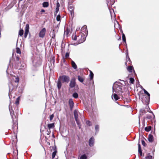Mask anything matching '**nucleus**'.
Listing matches in <instances>:
<instances>
[{"label": "nucleus", "mask_w": 159, "mask_h": 159, "mask_svg": "<svg viewBox=\"0 0 159 159\" xmlns=\"http://www.w3.org/2000/svg\"><path fill=\"white\" fill-rule=\"evenodd\" d=\"M122 86L119 85L116 83H115L112 88L113 93L115 92L116 93L119 92H122Z\"/></svg>", "instance_id": "f257e3e1"}, {"label": "nucleus", "mask_w": 159, "mask_h": 159, "mask_svg": "<svg viewBox=\"0 0 159 159\" xmlns=\"http://www.w3.org/2000/svg\"><path fill=\"white\" fill-rule=\"evenodd\" d=\"M143 91L144 93L147 95V96L145 97V99L144 98H142V102L143 103H148L149 102L150 95L145 89H143Z\"/></svg>", "instance_id": "f03ea898"}, {"label": "nucleus", "mask_w": 159, "mask_h": 159, "mask_svg": "<svg viewBox=\"0 0 159 159\" xmlns=\"http://www.w3.org/2000/svg\"><path fill=\"white\" fill-rule=\"evenodd\" d=\"M9 109L10 112V114L12 120V122L13 124H16L17 122V118L16 116L14 115V113L13 110L11 109L10 107Z\"/></svg>", "instance_id": "7ed1b4c3"}, {"label": "nucleus", "mask_w": 159, "mask_h": 159, "mask_svg": "<svg viewBox=\"0 0 159 159\" xmlns=\"http://www.w3.org/2000/svg\"><path fill=\"white\" fill-rule=\"evenodd\" d=\"M58 78L60 79L63 82H68L70 80L69 77L65 75H63L62 76H60Z\"/></svg>", "instance_id": "20e7f679"}, {"label": "nucleus", "mask_w": 159, "mask_h": 159, "mask_svg": "<svg viewBox=\"0 0 159 159\" xmlns=\"http://www.w3.org/2000/svg\"><path fill=\"white\" fill-rule=\"evenodd\" d=\"M46 29L45 28H43L39 33V36L40 38H43L45 36Z\"/></svg>", "instance_id": "39448f33"}, {"label": "nucleus", "mask_w": 159, "mask_h": 159, "mask_svg": "<svg viewBox=\"0 0 159 159\" xmlns=\"http://www.w3.org/2000/svg\"><path fill=\"white\" fill-rule=\"evenodd\" d=\"M75 78H72L70 81L69 86L71 88H73L75 86Z\"/></svg>", "instance_id": "423d86ee"}, {"label": "nucleus", "mask_w": 159, "mask_h": 159, "mask_svg": "<svg viewBox=\"0 0 159 159\" xmlns=\"http://www.w3.org/2000/svg\"><path fill=\"white\" fill-rule=\"evenodd\" d=\"M69 103L71 109H72L74 107V103L72 99H70L69 101Z\"/></svg>", "instance_id": "0eeeda50"}, {"label": "nucleus", "mask_w": 159, "mask_h": 159, "mask_svg": "<svg viewBox=\"0 0 159 159\" xmlns=\"http://www.w3.org/2000/svg\"><path fill=\"white\" fill-rule=\"evenodd\" d=\"M107 4L108 7L112 5L115 2V0H107Z\"/></svg>", "instance_id": "6e6552de"}, {"label": "nucleus", "mask_w": 159, "mask_h": 159, "mask_svg": "<svg viewBox=\"0 0 159 159\" xmlns=\"http://www.w3.org/2000/svg\"><path fill=\"white\" fill-rule=\"evenodd\" d=\"M61 81L60 79H58L57 82V87L59 89H60L62 86Z\"/></svg>", "instance_id": "1a4fd4ad"}, {"label": "nucleus", "mask_w": 159, "mask_h": 159, "mask_svg": "<svg viewBox=\"0 0 159 159\" xmlns=\"http://www.w3.org/2000/svg\"><path fill=\"white\" fill-rule=\"evenodd\" d=\"M94 141V139L92 137L90 139L89 141V143L90 146L92 147L93 145Z\"/></svg>", "instance_id": "9d476101"}, {"label": "nucleus", "mask_w": 159, "mask_h": 159, "mask_svg": "<svg viewBox=\"0 0 159 159\" xmlns=\"http://www.w3.org/2000/svg\"><path fill=\"white\" fill-rule=\"evenodd\" d=\"M60 7V4L58 2H57V3L56 8V11L55 12V15H56L57 13L58 12Z\"/></svg>", "instance_id": "9b49d317"}, {"label": "nucleus", "mask_w": 159, "mask_h": 159, "mask_svg": "<svg viewBox=\"0 0 159 159\" xmlns=\"http://www.w3.org/2000/svg\"><path fill=\"white\" fill-rule=\"evenodd\" d=\"M154 140L153 137V135L150 134L148 137V140L150 142H152Z\"/></svg>", "instance_id": "f8f14e48"}, {"label": "nucleus", "mask_w": 159, "mask_h": 159, "mask_svg": "<svg viewBox=\"0 0 159 159\" xmlns=\"http://www.w3.org/2000/svg\"><path fill=\"white\" fill-rule=\"evenodd\" d=\"M74 114L75 120L78 119V111L76 110H75L74 111Z\"/></svg>", "instance_id": "ddd939ff"}, {"label": "nucleus", "mask_w": 159, "mask_h": 159, "mask_svg": "<svg viewBox=\"0 0 159 159\" xmlns=\"http://www.w3.org/2000/svg\"><path fill=\"white\" fill-rule=\"evenodd\" d=\"M42 5L43 7H47L49 6V4L48 2H44L43 3Z\"/></svg>", "instance_id": "4468645a"}, {"label": "nucleus", "mask_w": 159, "mask_h": 159, "mask_svg": "<svg viewBox=\"0 0 159 159\" xmlns=\"http://www.w3.org/2000/svg\"><path fill=\"white\" fill-rule=\"evenodd\" d=\"M29 25L28 24H27L26 25L25 29V32L29 33Z\"/></svg>", "instance_id": "2eb2a0df"}, {"label": "nucleus", "mask_w": 159, "mask_h": 159, "mask_svg": "<svg viewBox=\"0 0 159 159\" xmlns=\"http://www.w3.org/2000/svg\"><path fill=\"white\" fill-rule=\"evenodd\" d=\"M48 126L49 129L53 128L54 127V123L48 124Z\"/></svg>", "instance_id": "dca6fc26"}, {"label": "nucleus", "mask_w": 159, "mask_h": 159, "mask_svg": "<svg viewBox=\"0 0 159 159\" xmlns=\"http://www.w3.org/2000/svg\"><path fill=\"white\" fill-rule=\"evenodd\" d=\"M71 65L72 66V67L74 69H76L77 68V66L76 64H75V63L73 61H72Z\"/></svg>", "instance_id": "f3484780"}, {"label": "nucleus", "mask_w": 159, "mask_h": 159, "mask_svg": "<svg viewBox=\"0 0 159 159\" xmlns=\"http://www.w3.org/2000/svg\"><path fill=\"white\" fill-rule=\"evenodd\" d=\"M78 80L79 81H80V82H81V83H82L83 82L84 79L82 77L80 76H78Z\"/></svg>", "instance_id": "a211bd4d"}, {"label": "nucleus", "mask_w": 159, "mask_h": 159, "mask_svg": "<svg viewBox=\"0 0 159 159\" xmlns=\"http://www.w3.org/2000/svg\"><path fill=\"white\" fill-rule=\"evenodd\" d=\"M12 79L13 80L16 82H19V79L16 77L15 76H12Z\"/></svg>", "instance_id": "6ab92c4d"}, {"label": "nucleus", "mask_w": 159, "mask_h": 159, "mask_svg": "<svg viewBox=\"0 0 159 159\" xmlns=\"http://www.w3.org/2000/svg\"><path fill=\"white\" fill-rule=\"evenodd\" d=\"M77 124L78 125V126L79 127V128L80 129L81 127V125L80 124V122L79 120L78 119L75 120Z\"/></svg>", "instance_id": "aec40b11"}, {"label": "nucleus", "mask_w": 159, "mask_h": 159, "mask_svg": "<svg viewBox=\"0 0 159 159\" xmlns=\"http://www.w3.org/2000/svg\"><path fill=\"white\" fill-rule=\"evenodd\" d=\"M9 91H12L13 89V86L11 83L9 84Z\"/></svg>", "instance_id": "412c9836"}, {"label": "nucleus", "mask_w": 159, "mask_h": 159, "mask_svg": "<svg viewBox=\"0 0 159 159\" xmlns=\"http://www.w3.org/2000/svg\"><path fill=\"white\" fill-rule=\"evenodd\" d=\"M68 9L70 11V12L71 14H72V13L73 10V6L72 5L69 6L68 7Z\"/></svg>", "instance_id": "4be33fe9"}, {"label": "nucleus", "mask_w": 159, "mask_h": 159, "mask_svg": "<svg viewBox=\"0 0 159 159\" xmlns=\"http://www.w3.org/2000/svg\"><path fill=\"white\" fill-rule=\"evenodd\" d=\"M113 98L116 100H117L119 99V98L117 95L116 93H114L113 94Z\"/></svg>", "instance_id": "5701e85b"}, {"label": "nucleus", "mask_w": 159, "mask_h": 159, "mask_svg": "<svg viewBox=\"0 0 159 159\" xmlns=\"http://www.w3.org/2000/svg\"><path fill=\"white\" fill-rule=\"evenodd\" d=\"M151 126H148L145 128V130L146 131H149L151 129Z\"/></svg>", "instance_id": "b1692460"}, {"label": "nucleus", "mask_w": 159, "mask_h": 159, "mask_svg": "<svg viewBox=\"0 0 159 159\" xmlns=\"http://www.w3.org/2000/svg\"><path fill=\"white\" fill-rule=\"evenodd\" d=\"M85 40V39L84 37L83 38H82V39H81L79 40V42H78V44L80 43H81L83 42H84V41Z\"/></svg>", "instance_id": "393cba45"}, {"label": "nucleus", "mask_w": 159, "mask_h": 159, "mask_svg": "<svg viewBox=\"0 0 159 159\" xmlns=\"http://www.w3.org/2000/svg\"><path fill=\"white\" fill-rule=\"evenodd\" d=\"M20 97H18L16 99V100L15 102V104H16V105H18L19 104V100H20Z\"/></svg>", "instance_id": "a878e982"}, {"label": "nucleus", "mask_w": 159, "mask_h": 159, "mask_svg": "<svg viewBox=\"0 0 159 159\" xmlns=\"http://www.w3.org/2000/svg\"><path fill=\"white\" fill-rule=\"evenodd\" d=\"M89 76L90 77V80H92L93 79V72L91 71H90Z\"/></svg>", "instance_id": "bb28decb"}, {"label": "nucleus", "mask_w": 159, "mask_h": 159, "mask_svg": "<svg viewBox=\"0 0 159 159\" xmlns=\"http://www.w3.org/2000/svg\"><path fill=\"white\" fill-rule=\"evenodd\" d=\"M24 31L23 30H20L19 33V34L20 36H21L23 34Z\"/></svg>", "instance_id": "cd10ccee"}, {"label": "nucleus", "mask_w": 159, "mask_h": 159, "mask_svg": "<svg viewBox=\"0 0 159 159\" xmlns=\"http://www.w3.org/2000/svg\"><path fill=\"white\" fill-rule=\"evenodd\" d=\"M73 97L75 98L78 97V94L77 93H75L73 94Z\"/></svg>", "instance_id": "c85d7f7f"}, {"label": "nucleus", "mask_w": 159, "mask_h": 159, "mask_svg": "<svg viewBox=\"0 0 159 159\" xmlns=\"http://www.w3.org/2000/svg\"><path fill=\"white\" fill-rule=\"evenodd\" d=\"M87 158V156L85 154H84L80 157V159H86Z\"/></svg>", "instance_id": "c756f323"}, {"label": "nucleus", "mask_w": 159, "mask_h": 159, "mask_svg": "<svg viewBox=\"0 0 159 159\" xmlns=\"http://www.w3.org/2000/svg\"><path fill=\"white\" fill-rule=\"evenodd\" d=\"M122 40L124 42L126 43V38L125 37L124 34H122Z\"/></svg>", "instance_id": "7c9ffc66"}, {"label": "nucleus", "mask_w": 159, "mask_h": 159, "mask_svg": "<svg viewBox=\"0 0 159 159\" xmlns=\"http://www.w3.org/2000/svg\"><path fill=\"white\" fill-rule=\"evenodd\" d=\"M133 68V67L131 66H129L127 68V70L129 71V72H131Z\"/></svg>", "instance_id": "2f4dec72"}, {"label": "nucleus", "mask_w": 159, "mask_h": 159, "mask_svg": "<svg viewBox=\"0 0 159 159\" xmlns=\"http://www.w3.org/2000/svg\"><path fill=\"white\" fill-rule=\"evenodd\" d=\"M57 152V151H55L52 153V159H53L55 157Z\"/></svg>", "instance_id": "473e14b6"}, {"label": "nucleus", "mask_w": 159, "mask_h": 159, "mask_svg": "<svg viewBox=\"0 0 159 159\" xmlns=\"http://www.w3.org/2000/svg\"><path fill=\"white\" fill-rule=\"evenodd\" d=\"M134 78H131L129 79V82L132 84H133L134 82Z\"/></svg>", "instance_id": "72a5a7b5"}, {"label": "nucleus", "mask_w": 159, "mask_h": 159, "mask_svg": "<svg viewBox=\"0 0 159 159\" xmlns=\"http://www.w3.org/2000/svg\"><path fill=\"white\" fill-rule=\"evenodd\" d=\"M16 52L17 53L20 54L21 52L19 48H16Z\"/></svg>", "instance_id": "f704fd0d"}, {"label": "nucleus", "mask_w": 159, "mask_h": 159, "mask_svg": "<svg viewBox=\"0 0 159 159\" xmlns=\"http://www.w3.org/2000/svg\"><path fill=\"white\" fill-rule=\"evenodd\" d=\"M61 16L60 15H58L57 16L56 19L57 21H59L60 20Z\"/></svg>", "instance_id": "c9c22d12"}, {"label": "nucleus", "mask_w": 159, "mask_h": 159, "mask_svg": "<svg viewBox=\"0 0 159 159\" xmlns=\"http://www.w3.org/2000/svg\"><path fill=\"white\" fill-rule=\"evenodd\" d=\"M152 156L151 155H148L146 157V159H152Z\"/></svg>", "instance_id": "e433bc0d"}, {"label": "nucleus", "mask_w": 159, "mask_h": 159, "mask_svg": "<svg viewBox=\"0 0 159 159\" xmlns=\"http://www.w3.org/2000/svg\"><path fill=\"white\" fill-rule=\"evenodd\" d=\"M55 31L54 30H53V31H52V38H55Z\"/></svg>", "instance_id": "4c0bfd02"}, {"label": "nucleus", "mask_w": 159, "mask_h": 159, "mask_svg": "<svg viewBox=\"0 0 159 159\" xmlns=\"http://www.w3.org/2000/svg\"><path fill=\"white\" fill-rule=\"evenodd\" d=\"M86 124L89 126H90L91 125V122L89 120L87 121L86 122Z\"/></svg>", "instance_id": "58836bf2"}, {"label": "nucleus", "mask_w": 159, "mask_h": 159, "mask_svg": "<svg viewBox=\"0 0 159 159\" xmlns=\"http://www.w3.org/2000/svg\"><path fill=\"white\" fill-rule=\"evenodd\" d=\"M95 129L96 132L98 131V129H99L98 125H96Z\"/></svg>", "instance_id": "ea45409f"}, {"label": "nucleus", "mask_w": 159, "mask_h": 159, "mask_svg": "<svg viewBox=\"0 0 159 159\" xmlns=\"http://www.w3.org/2000/svg\"><path fill=\"white\" fill-rule=\"evenodd\" d=\"M54 117V115L53 114L51 115L50 117V120H52Z\"/></svg>", "instance_id": "a19ab883"}, {"label": "nucleus", "mask_w": 159, "mask_h": 159, "mask_svg": "<svg viewBox=\"0 0 159 159\" xmlns=\"http://www.w3.org/2000/svg\"><path fill=\"white\" fill-rule=\"evenodd\" d=\"M142 144L144 146H145V143L144 141L143 140H142Z\"/></svg>", "instance_id": "79ce46f5"}, {"label": "nucleus", "mask_w": 159, "mask_h": 159, "mask_svg": "<svg viewBox=\"0 0 159 159\" xmlns=\"http://www.w3.org/2000/svg\"><path fill=\"white\" fill-rule=\"evenodd\" d=\"M69 53H67V52L66 53V54H65V57H69Z\"/></svg>", "instance_id": "37998d69"}, {"label": "nucleus", "mask_w": 159, "mask_h": 159, "mask_svg": "<svg viewBox=\"0 0 159 159\" xmlns=\"http://www.w3.org/2000/svg\"><path fill=\"white\" fill-rule=\"evenodd\" d=\"M73 39L74 40H75L77 39V37L76 35H75L74 37H72Z\"/></svg>", "instance_id": "c03bdc74"}, {"label": "nucleus", "mask_w": 159, "mask_h": 159, "mask_svg": "<svg viewBox=\"0 0 159 159\" xmlns=\"http://www.w3.org/2000/svg\"><path fill=\"white\" fill-rule=\"evenodd\" d=\"M138 151L140 154L141 155L142 152L141 149H138Z\"/></svg>", "instance_id": "a18cd8bd"}, {"label": "nucleus", "mask_w": 159, "mask_h": 159, "mask_svg": "<svg viewBox=\"0 0 159 159\" xmlns=\"http://www.w3.org/2000/svg\"><path fill=\"white\" fill-rule=\"evenodd\" d=\"M28 33H27V32H25V34H24V36H25V38L27 37V35H28Z\"/></svg>", "instance_id": "49530a36"}, {"label": "nucleus", "mask_w": 159, "mask_h": 159, "mask_svg": "<svg viewBox=\"0 0 159 159\" xmlns=\"http://www.w3.org/2000/svg\"><path fill=\"white\" fill-rule=\"evenodd\" d=\"M141 149V146H140V145L139 143L138 144V149Z\"/></svg>", "instance_id": "de8ad7c7"}, {"label": "nucleus", "mask_w": 159, "mask_h": 159, "mask_svg": "<svg viewBox=\"0 0 159 159\" xmlns=\"http://www.w3.org/2000/svg\"><path fill=\"white\" fill-rule=\"evenodd\" d=\"M41 12H44L45 11L44 10H43V9H42L41 10Z\"/></svg>", "instance_id": "09e8293b"}, {"label": "nucleus", "mask_w": 159, "mask_h": 159, "mask_svg": "<svg viewBox=\"0 0 159 159\" xmlns=\"http://www.w3.org/2000/svg\"><path fill=\"white\" fill-rule=\"evenodd\" d=\"M83 28H85V30H86V26H84L83 27Z\"/></svg>", "instance_id": "8fccbe9b"}, {"label": "nucleus", "mask_w": 159, "mask_h": 159, "mask_svg": "<svg viewBox=\"0 0 159 159\" xmlns=\"http://www.w3.org/2000/svg\"><path fill=\"white\" fill-rule=\"evenodd\" d=\"M151 117H150V116H149V117H148H148H147V118L148 119H150Z\"/></svg>", "instance_id": "3c124183"}, {"label": "nucleus", "mask_w": 159, "mask_h": 159, "mask_svg": "<svg viewBox=\"0 0 159 159\" xmlns=\"http://www.w3.org/2000/svg\"><path fill=\"white\" fill-rule=\"evenodd\" d=\"M110 13H111V17H112V15H111V10H110Z\"/></svg>", "instance_id": "603ef678"}, {"label": "nucleus", "mask_w": 159, "mask_h": 159, "mask_svg": "<svg viewBox=\"0 0 159 159\" xmlns=\"http://www.w3.org/2000/svg\"><path fill=\"white\" fill-rule=\"evenodd\" d=\"M78 39H80V36H78Z\"/></svg>", "instance_id": "864d4df0"}, {"label": "nucleus", "mask_w": 159, "mask_h": 159, "mask_svg": "<svg viewBox=\"0 0 159 159\" xmlns=\"http://www.w3.org/2000/svg\"><path fill=\"white\" fill-rule=\"evenodd\" d=\"M81 34V36H82V35H84V34H83V33H82Z\"/></svg>", "instance_id": "5fc2aeb1"}, {"label": "nucleus", "mask_w": 159, "mask_h": 159, "mask_svg": "<svg viewBox=\"0 0 159 159\" xmlns=\"http://www.w3.org/2000/svg\"><path fill=\"white\" fill-rule=\"evenodd\" d=\"M79 29H80V28H79V29L77 28L76 30H79Z\"/></svg>", "instance_id": "6e6d98bb"}, {"label": "nucleus", "mask_w": 159, "mask_h": 159, "mask_svg": "<svg viewBox=\"0 0 159 159\" xmlns=\"http://www.w3.org/2000/svg\"><path fill=\"white\" fill-rule=\"evenodd\" d=\"M79 29H80V28H79V29L77 28L76 30H79Z\"/></svg>", "instance_id": "4d7b16f0"}, {"label": "nucleus", "mask_w": 159, "mask_h": 159, "mask_svg": "<svg viewBox=\"0 0 159 159\" xmlns=\"http://www.w3.org/2000/svg\"><path fill=\"white\" fill-rule=\"evenodd\" d=\"M79 29H80V28H79V29L77 28L76 30H79Z\"/></svg>", "instance_id": "13d9d810"}, {"label": "nucleus", "mask_w": 159, "mask_h": 159, "mask_svg": "<svg viewBox=\"0 0 159 159\" xmlns=\"http://www.w3.org/2000/svg\"><path fill=\"white\" fill-rule=\"evenodd\" d=\"M150 112L152 113V114H153L152 111H151Z\"/></svg>", "instance_id": "bf43d9fd"}]
</instances>
